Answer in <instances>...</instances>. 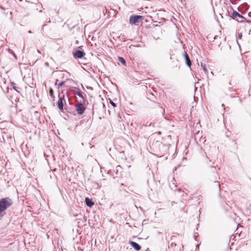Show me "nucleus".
Instances as JSON below:
<instances>
[{
	"label": "nucleus",
	"instance_id": "1",
	"mask_svg": "<svg viewBox=\"0 0 251 251\" xmlns=\"http://www.w3.org/2000/svg\"><path fill=\"white\" fill-rule=\"evenodd\" d=\"M13 204V201L8 197L2 198L0 200V217H2V214L7 208L10 207Z\"/></svg>",
	"mask_w": 251,
	"mask_h": 251
},
{
	"label": "nucleus",
	"instance_id": "2",
	"mask_svg": "<svg viewBox=\"0 0 251 251\" xmlns=\"http://www.w3.org/2000/svg\"><path fill=\"white\" fill-rule=\"evenodd\" d=\"M75 107L77 114L79 116L82 115L86 109L85 107L82 103V101L76 103Z\"/></svg>",
	"mask_w": 251,
	"mask_h": 251
},
{
	"label": "nucleus",
	"instance_id": "3",
	"mask_svg": "<svg viewBox=\"0 0 251 251\" xmlns=\"http://www.w3.org/2000/svg\"><path fill=\"white\" fill-rule=\"evenodd\" d=\"M143 16L139 15H132L130 17L129 22L131 24H136L139 19H142Z\"/></svg>",
	"mask_w": 251,
	"mask_h": 251
},
{
	"label": "nucleus",
	"instance_id": "4",
	"mask_svg": "<svg viewBox=\"0 0 251 251\" xmlns=\"http://www.w3.org/2000/svg\"><path fill=\"white\" fill-rule=\"evenodd\" d=\"M59 100L57 102V106L59 110L61 111L63 110V102L64 100V95H63L62 97L60 96V94L58 95Z\"/></svg>",
	"mask_w": 251,
	"mask_h": 251
},
{
	"label": "nucleus",
	"instance_id": "5",
	"mask_svg": "<svg viewBox=\"0 0 251 251\" xmlns=\"http://www.w3.org/2000/svg\"><path fill=\"white\" fill-rule=\"evenodd\" d=\"M85 54V53L84 51L79 50H76L75 52H73V56L75 58H82Z\"/></svg>",
	"mask_w": 251,
	"mask_h": 251
},
{
	"label": "nucleus",
	"instance_id": "6",
	"mask_svg": "<svg viewBox=\"0 0 251 251\" xmlns=\"http://www.w3.org/2000/svg\"><path fill=\"white\" fill-rule=\"evenodd\" d=\"M129 244L136 251H139L141 249L140 246L135 242L130 241Z\"/></svg>",
	"mask_w": 251,
	"mask_h": 251
},
{
	"label": "nucleus",
	"instance_id": "7",
	"mask_svg": "<svg viewBox=\"0 0 251 251\" xmlns=\"http://www.w3.org/2000/svg\"><path fill=\"white\" fill-rule=\"evenodd\" d=\"M184 56L185 58L186 64H187V65L188 67H190L192 63H191V61L189 57V55L187 54V53L185 52L184 53Z\"/></svg>",
	"mask_w": 251,
	"mask_h": 251
},
{
	"label": "nucleus",
	"instance_id": "8",
	"mask_svg": "<svg viewBox=\"0 0 251 251\" xmlns=\"http://www.w3.org/2000/svg\"><path fill=\"white\" fill-rule=\"evenodd\" d=\"M85 203L89 207H92V206L94 204V202H93L92 201L88 198H85Z\"/></svg>",
	"mask_w": 251,
	"mask_h": 251
},
{
	"label": "nucleus",
	"instance_id": "9",
	"mask_svg": "<svg viewBox=\"0 0 251 251\" xmlns=\"http://www.w3.org/2000/svg\"><path fill=\"white\" fill-rule=\"evenodd\" d=\"M237 17H238L241 18H243V17L241 15H240L239 13H238L237 12L234 11L232 14L231 17L233 19H235V18Z\"/></svg>",
	"mask_w": 251,
	"mask_h": 251
},
{
	"label": "nucleus",
	"instance_id": "10",
	"mask_svg": "<svg viewBox=\"0 0 251 251\" xmlns=\"http://www.w3.org/2000/svg\"><path fill=\"white\" fill-rule=\"evenodd\" d=\"M119 61L123 64V65H126V62L125 59L122 57H118Z\"/></svg>",
	"mask_w": 251,
	"mask_h": 251
},
{
	"label": "nucleus",
	"instance_id": "11",
	"mask_svg": "<svg viewBox=\"0 0 251 251\" xmlns=\"http://www.w3.org/2000/svg\"><path fill=\"white\" fill-rule=\"evenodd\" d=\"M75 95H76L78 96H79V97H80L81 98H82V100H81L82 101L84 100V98L83 97L82 93L80 91H77V92H75Z\"/></svg>",
	"mask_w": 251,
	"mask_h": 251
},
{
	"label": "nucleus",
	"instance_id": "12",
	"mask_svg": "<svg viewBox=\"0 0 251 251\" xmlns=\"http://www.w3.org/2000/svg\"><path fill=\"white\" fill-rule=\"evenodd\" d=\"M201 66L202 68L203 72L205 73V74H207L208 73V71L205 65L202 64V63H201Z\"/></svg>",
	"mask_w": 251,
	"mask_h": 251
},
{
	"label": "nucleus",
	"instance_id": "13",
	"mask_svg": "<svg viewBox=\"0 0 251 251\" xmlns=\"http://www.w3.org/2000/svg\"><path fill=\"white\" fill-rule=\"evenodd\" d=\"M49 93L50 94V96L51 97L54 98V95H53V90L52 88H50L49 90Z\"/></svg>",
	"mask_w": 251,
	"mask_h": 251
},
{
	"label": "nucleus",
	"instance_id": "14",
	"mask_svg": "<svg viewBox=\"0 0 251 251\" xmlns=\"http://www.w3.org/2000/svg\"><path fill=\"white\" fill-rule=\"evenodd\" d=\"M64 83H65L64 81H62L60 83H59V84H58V87H62V86L64 85ZM55 85H57V82H55Z\"/></svg>",
	"mask_w": 251,
	"mask_h": 251
},
{
	"label": "nucleus",
	"instance_id": "15",
	"mask_svg": "<svg viewBox=\"0 0 251 251\" xmlns=\"http://www.w3.org/2000/svg\"><path fill=\"white\" fill-rule=\"evenodd\" d=\"M214 183H215V185L219 187V189H220V184L219 182L218 181H215Z\"/></svg>",
	"mask_w": 251,
	"mask_h": 251
},
{
	"label": "nucleus",
	"instance_id": "16",
	"mask_svg": "<svg viewBox=\"0 0 251 251\" xmlns=\"http://www.w3.org/2000/svg\"><path fill=\"white\" fill-rule=\"evenodd\" d=\"M110 104L114 107H116V103H115L113 101H112L111 100H110Z\"/></svg>",
	"mask_w": 251,
	"mask_h": 251
},
{
	"label": "nucleus",
	"instance_id": "17",
	"mask_svg": "<svg viewBox=\"0 0 251 251\" xmlns=\"http://www.w3.org/2000/svg\"><path fill=\"white\" fill-rule=\"evenodd\" d=\"M238 36L239 39H241L242 38V35L241 33H238Z\"/></svg>",
	"mask_w": 251,
	"mask_h": 251
},
{
	"label": "nucleus",
	"instance_id": "18",
	"mask_svg": "<svg viewBox=\"0 0 251 251\" xmlns=\"http://www.w3.org/2000/svg\"><path fill=\"white\" fill-rule=\"evenodd\" d=\"M14 89L18 92H19V91H18V90L17 89V88L15 87H14Z\"/></svg>",
	"mask_w": 251,
	"mask_h": 251
},
{
	"label": "nucleus",
	"instance_id": "19",
	"mask_svg": "<svg viewBox=\"0 0 251 251\" xmlns=\"http://www.w3.org/2000/svg\"><path fill=\"white\" fill-rule=\"evenodd\" d=\"M222 106L225 107V105L224 104H222ZM224 110H225V108H224Z\"/></svg>",
	"mask_w": 251,
	"mask_h": 251
},
{
	"label": "nucleus",
	"instance_id": "20",
	"mask_svg": "<svg viewBox=\"0 0 251 251\" xmlns=\"http://www.w3.org/2000/svg\"><path fill=\"white\" fill-rule=\"evenodd\" d=\"M28 33H31V31L30 30H29V31H28Z\"/></svg>",
	"mask_w": 251,
	"mask_h": 251
},
{
	"label": "nucleus",
	"instance_id": "21",
	"mask_svg": "<svg viewBox=\"0 0 251 251\" xmlns=\"http://www.w3.org/2000/svg\"><path fill=\"white\" fill-rule=\"evenodd\" d=\"M38 52L40 53V51L39 50H37Z\"/></svg>",
	"mask_w": 251,
	"mask_h": 251
},
{
	"label": "nucleus",
	"instance_id": "22",
	"mask_svg": "<svg viewBox=\"0 0 251 251\" xmlns=\"http://www.w3.org/2000/svg\"><path fill=\"white\" fill-rule=\"evenodd\" d=\"M240 102H242V100H241V99H240Z\"/></svg>",
	"mask_w": 251,
	"mask_h": 251
}]
</instances>
